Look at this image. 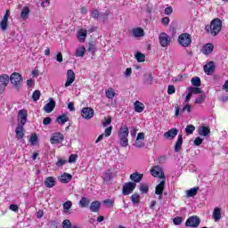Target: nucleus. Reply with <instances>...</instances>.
Returning a JSON list of instances; mask_svg holds the SVG:
<instances>
[{
  "mask_svg": "<svg viewBox=\"0 0 228 228\" xmlns=\"http://www.w3.org/2000/svg\"><path fill=\"white\" fill-rule=\"evenodd\" d=\"M18 124L15 133L17 140H22L24 138V126L28 122V110L26 109L20 110L18 112Z\"/></svg>",
  "mask_w": 228,
  "mask_h": 228,
  "instance_id": "1",
  "label": "nucleus"
},
{
  "mask_svg": "<svg viewBox=\"0 0 228 228\" xmlns=\"http://www.w3.org/2000/svg\"><path fill=\"white\" fill-rule=\"evenodd\" d=\"M222 20L220 18H215L211 20L210 25L205 26V31L210 33L212 37H216L222 31Z\"/></svg>",
  "mask_w": 228,
  "mask_h": 228,
  "instance_id": "2",
  "label": "nucleus"
},
{
  "mask_svg": "<svg viewBox=\"0 0 228 228\" xmlns=\"http://www.w3.org/2000/svg\"><path fill=\"white\" fill-rule=\"evenodd\" d=\"M11 85H12L13 88L17 90V92H20V88H22V83H24V78L22 75L19 72H13L11 74L10 77Z\"/></svg>",
  "mask_w": 228,
  "mask_h": 228,
  "instance_id": "3",
  "label": "nucleus"
},
{
  "mask_svg": "<svg viewBox=\"0 0 228 228\" xmlns=\"http://www.w3.org/2000/svg\"><path fill=\"white\" fill-rule=\"evenodd\" d=\"M118 136L119 138V145H121V147H127V145H129V140H127V136H129V128L126 125L119 128Z\"/></svg>",
  "mask_w": 228,
  "mask_h": 228,
  "instance_id": "4",
  "label": "nucleus"
},
{
  "mask_svg": "<svg viewBox=\"0 0 228 228\" xmlns=\"http://www.w3.org/2000/svg\"><path fill=\"white\" fill-rule=\"evenodd\" d=\"M178 44L182 47H190V45H191V35L189 33H182L178 37Z\"/></svg>",
  "mask_w": 228,
  "mask_h": 228,
  "instance_id": "5",
  "label": "nucleus"
},
{
  "mask_svg": "<svg viewBox=\"0 0 228 228\" xmlns=\"http://www.w3.org/2000/svg\"><path fill=\"white\" fill-rule=\"evenodd\" d=\"M65 140V136L63 134L60 132L53 133L50 138V142L52 145H58L61 143Z\"/></svg>",
  "mask_w": 228,
  "mask_h": 228,
  "instance_id": "6",
  "label": "nucleus"
},
{
  "mask_svg": "<svg viewBox=\"0 0 228 228\" xmlns=\"http://www.w3.org/2000/svg\"><path fill=\"white\" fill-rule=\"evenodd\" d=\"M136 188V183L133 182H127L123 185L122 193L123 195H131L134 189Z\"/></svg>",
  "mask_w": 228,
  "mask_h": 228,
  "instance_id": "7",
  "label": "nucleus"
},
{
  "mask_svg": "<svg viewBox=\"0 0 228 228\" xmlns=\"http://www.w3.org/2000/svg\"><path fill=\"white\" fill-rule=\"evenodd\" d=\"M151 174L153 177L165 180V173L163 172V168L159 166H154L152 169H151Z\"/></svg>",
  "mask_w": 228,
  "mask_h": 228,
  "instance_id": "8",
  "label": "nucleus"
},
{
  "mask_svg": "<svg viewBox=\"0 0 228 228\" xmlns=\"http://www.w3.org/2000/svg\"><path fill=\"white\" fill-rule=\"evenodd\" d=\"M186 227H199L200 225V218L197 216H190L185 222Z\"/></svg>",
  "mask_w": 228,
  "mask_h": 228,
  "instance_id": "9",
  "label": "nucleus"
},
{
  "mask_svg": "<svg viewBox=\"0 0 228 228\" xmlns=\"http://www.w3.org/2000/svg\"><path fill=\"white\" fill-rule=\"evenodd\" d=\"M159 40L161 47H168L170 45V37L165 32L160 33Z\"/></svg>",
  "mask_w": 228,
  "mask_h": 228,
  "instance_id": "10",
  "label": "nucleus"
},
{
  "mask_svg": "<svg viewBox=\"0 0 228 228\" xmlns=\"http://www.w3.org/2000/svg\"><path fill=\"white\" fill-rule=\"evenodd\" d=\"M81 115L83 118H86V120H90V118H94V115H95V112L94 111V109L90 107H86L82 109Z\"/></svg>",
  "mask_w": 228,
  "mask_h": 228,
  "instance_id": "11",
  "label": "nucleus"
},
{
  "mask_svg": "<svg viewBox=\"0 0 228 228\" xmlns=\"http://www.w3.org/2000/svg\"><path fill=\"white\" fill-rule=\"evenodd\" d=\"M8 83H10V77L7 74H3L0 76V92H4L6 90V86H8Z\"/></svg>",
  "mask_w": 228,
  "mask_h": 228,
  "instance_id": "12",
  "label": "nucleus"
},
{
  "mask_svg": "<svg viewBox=\"0 0 228 228\" xmlns=\"http://www.w3.org/2000/svg\"><path fill=\"white\" fill-rule=\"evenodd\" d=\"M74 81H76V73H74V70L72 69H69L67 71V80L65 83V87H69L70 86V85H72V83H74Z\"/></svg>",
  "mask_w": 228,
  "mask_h": 228,
  "instance_id": "13",
  "label": "nucleus"
},
{
  "mask_svg": "<svg viewBox=\"0 0 228 228\" xmlns=\"http://www.w3.org/2000/svg\"><path fill=\"white\" fill-rule=\"evenodd\" d=\"M49 101L50 102L44 106L45 113H53V111H54V108H56V102L54 99L50 98Z\"/></svg>",
  "mask_w": 228,
  "mask_h": 228,
  "instance_id": "14",
  "label": "nucleus"
},
{
  "mask_svg": "<svg viewBox=\"0 0 228 228\" xmlns=\"http://www.w3.org/2000/svg\"><path fill=\"white\" fill-rule=\"evenodd\" d=\"M165 184H167V181L162 180V181H160V183L155 187V194H156V195H159V197H161V195H163V191H165Z\"/></svg>",
  "mask_w": 228,
  "mask_h": 228,
  "instance_id": "15",
  "label": "nucleus"
},
{
  "mask_svg": "<svg viewBox=\"0 0 228 228\" xmlns=\"http://www.w3.org/2000/svg\"><path fill=\"white\" fill-rule=\"evenodd\" d=\"M198 134L200 136H209V134H211V128H209V126H201L198 128Z\"/></svg>",
  "mask_w": 228,
  "mask_h": 228,
  "instance_id": "16",
  "label": "nucleus"
},
{
  "mask_svg": "<svg viewBox=\"0 0 228 228\" xmlns=\"http://www.w3.org/2000/svg\"><path fill=\"white\" fill-rule=\"evenodd\" d=\"M179 133V130L177 128H171L167 132L164 134L165 138H167L168 140H174L177 136Z\"/></svg>",
  "mask_w": 228,
  "mask_h": 228,
  "instance_id": "17",
  "label": "nucleus"
},
{
  "mask_svg": "<svg viewBox=\"0 0 228 228\" xmlns=\"http://www.w3.org/2000/svg\"><path fill=\"white\" fill-rule=\"evenodd\" d=\"M215 62L214 61H209L208 63H207L203 69H204V72L206 74H208V76H209L210 74H213V72H215Z\"/></svg>",
  "mask_w": 228,
  "mask_h": 228,
  "instance_id": "18",
  "label": "nucleus"
},
{
  "mask_svg": "<svg viewBox=\"0 0 228 228\" xmlns=\"http://www.w3.org/2000/svg\"><path fill=\"white\" fill-rule=\"evenodd\" d=\"M132 35L135 38H142V37H145V31L142 28H135L132 29Z\"/></svg>",
  "mask_w": 228,
  "mask_h": 228,
  "instance_id": "19",
  "label": "nucleus"
},
{
  "mask_svg": "<svg viewBox=\"0 0 228 228\" xmlns=\"http://www.w3.org/2000/svg\"><path fill=\"white\" fill-rule=\"evenodd\" d=\"M45 186L46 188H54L56 186V178L54 176H48L45 178Z\"/></svg>",
  "mask_w": 228,
  "mask_h": 228,
  "instance_id": "20",
  "label": "nucleus"
},
{
  "mask_svg": "<svg viewBox=\"0 0 228 228\" xmlns=\"http://www.w3.org/2000/svg\"><path fill=\"white\" fill-rule=\"evenodd\" d=\"M213 49H215V46L211 43H208L205 45H203L201 52L203 54H211L213 53Z\"/></svg>",
  "mask_w": 228,
  "mask_h": 228,
  "instance_id": "21",
  "label": "nucleus"
},
{
  "mask_svg": "<svg viewBox=\"0 0 228 228\" xmlns=\"http://www.w3.org/2000/svg\"><path fill=\"white\" fill-rule=\"evenodd\" d=\"M59 181L63 184H67V183H70L72 181V175L64 173L59 177Z\"/></svg>",
  "mask_w": 228,
  "mask_h": 228,
  "instance_id": "22",
  "label": "nucleus"
},
{
  "mask_svg": "<svg viewBox=\"0 0 228 228\" xmlns=\"http://www.w3.org/2000/svg\"><path fill=\"white\" fill-rule=\"evenodd\" d=\"M130 179L133 181L132 183H140L142 179H143V174H140L138 172H134V174L130 175Z\"/></svg>",
  "mask_w": 228,
  "mask_h": 228,
  "instance_id": "23",
  "label": "nucleus"
},
{
  "mask_svg": "<svg viewBox=\"0 0 228 228\" xmlns=\"http://www.w3.org/2000/svg\"><path fill=\"white\" fill-rule=\"evenodd\" d=\"M183 149V134H179L175 143V152H181Z\"/></svg>",
  "mask_w": 228,
  "mask_h": 228,
  "instance_id": "24",
  "label": "nucleus"
},
{
  "mask_svg": "<svg viewBox=\"0 0 228 228\" xmlns=\"http://www.w3.org/2000/svg\"><path fill=\"white\" fill-rule=\"evenodd\" d=\"M101 209V202L99 200H94L90 205V211L92 213H99Z\"/></svg>",
  "mask_w": 228,
  "mask_h": 228,
  "instance_id": "25",
  "label": "nucleus"
},
{
  "mask_svg": "<svg viewBox=\"0 0 228 228\" xmlns=\"http://www.w3.org/2000/svg\"><path fill=\"white\" fill-rule=\"evenodd\" d=\"M134 110L136 113H142L143 110H145V105L140 102V101H135L134 103Z\"/></svg>",
  "mask_w": 228,
  "mask_h": 228,
  "instance_id": "26",
  "label": "nucleus"
},
{
  "mask_svg": "<svg viewBox=\"0 0 228 228\" xmlns=\"http://www.w3.org/2000/svg\"><path fill=\"white\" fill-rule=\"evenodd\" d=\"M86 53V48H85V46H79L76 50L75 56L77 58H83Z\"/></svg>",
  "mask_w": 228,
  "mask_h": 228,
  "instance_id": "27",
  "label": "nucleus"
},
{
  "mask_svg": "<svg viewBox=\"0 0 228 228\" xmlns=\"http://www.w3.org/2000/svg\"><path fill=\"white\" fill-rule=\"evenodd\" d=\"M213 218L216 222H218V220L222 218V209L220 208H216L214 209Z\"/></svg>",
  "mask_w": 228,
  "mask_h": 228,
  "instance_id": "28",
  "label": "nucleus"
},
{
  "mask_svg": "<svg viewBox=\"0 0 228 228\" xmlns=\"http://www.w3.org/2000/svg\"><path fill=\"white\" fill-rule=\"evenodd\" d=\"M88 31L85 30L83 28H81L78 31V40L79 42H85V40H86V35H87Z\"/></svg>",
  "mask_w": 228,
  "mask_h": 228,
  "instance_id": "29",
  "label": "nucleus"
},
{
  "mask_svg": "<svg viewBox=\"0 0 228 228\" xmlns=\"http://www.w3.org/2000/svg\"><path fill=\"white\" fill-rule=\"evenodd\" d=\"M78 204L80 208H88V206H90V200L86 197H82Z\"/></svg>",
  "mask_w": 228,
  "mask_h": 228,
  "instance_id": "30",
  "label": "nucleus"
},
{
  "mask_svg": "<svg viewBox=\"0 0 228 228\" xmlns=\"http://www.w3.org/2000/svg\"><path fill=\"white\" fill-rule=\"evenodd\" d=\"M69 120L67 114H62L56 118V122L63 126Z\"/></svg>",
  "mask_w": 228,
  "mask_h": 228,
  "instance_id": "31",
  "label": "nucleus"
},
{
  "mask_svg": "<svg viewBox=\"0 0 228 228\" xmlns=\"http://www.w3.org/2000/svg\"><path fill=\"white\" fill-rule=\"evenodd\" d=\"M87 51H88V53H91L93 55L95 54V51H97V48L95 46V43L89 42L87 44Z\"/></svg>",
  "mask_w": 228,
  "mask_h": 228,
  "instance_id": "32",
  "label": "nucleus"
},
{
  "mask_svg": "<svg viewBox=\"0 0 228 228\" xmlns=\"http://www.w3.org/2000/svg\"><path fill=\"white\" fill-rule=\"evenodd\" d=\"M199 187H194L187 191V197H195L199 193Z\"/></svg>",
  "mask_w": 228,
  "mask_h": 228,
  "instance_id": "33",
  "label": "nucleus"
},
{
  "mask_svg": "<svg viewBox=\"0 0 228 228\" xmlns=\"http://www.w3.org/2000/svg\"><path fill=\"white\" fill-rule=\"evenodd\" d=\"M42 95V93L40 90H35L32 94V101L34 102H37V101H40V96Z\"/></svg>",
  "mask_w": 228,
  "mask_h": 228,
  "instance_id": "34",
  "label": "nucleus"
},
{
  "mask_svg": "<svg viewBox=\"0 0 228 228\" xmlns=\"http://www.w3.org/2000/svg\"><path fill=\"white\" fill-rule=\"evenodd\" d=\"M191 83L192 86H196V87H199L202 85V82L200 81V77H192L191 80Z\"/></svg>",
  "mask_w": 228,
  "mask_h": 228,
  "instance_id": "35",
  "label": "nucleus"
},
{
  "mask_svg": "<svg viewBox=\"0 0 228 228\" xmlns=\"http://www.w3.org/2000/svg\"><path fill=\"white\" fill-rule=\"evenodd\" d=\"M135 59L137 60L138 63H143V61H145V54L142 53L141 52H137L135 54Z\"/></svg>",
  "mask_w": 228,
  "mask_h": 228,
  "instance_id": "36",
  "label": "nucleus"
},
{
  "mask_svg": "<svg viewBox=\"0 0 228 228\" xmlns=\"http://www.w3.org/2000/svg\"><path fill=\"white\" fill-rule=\"evenodd\" d=\"M107 99H113L115 97V90L113 88H109L105 91Z\"/></svg>",
  "mask_w": 228,
  "mask_h": 228,
  "instance_id": "37",
  "label": "nucleus"
},
{
  "mask_svg": "<svg viewBox=\"0 0 228 228\" xmlns=\"http://www.w3.org/2000/svg\"><path fill=\"white\" fill-rule=\"evenodd\" d=\"M28 15H29V7L25 6L21 11L20 17L21 19H28Z\"/></svg>",
  "mask_w": 228,
  "mask_h": 228,
  "instance_id": "38",
  "label": "nucleus"
},
{
  "mask_svg": "<svg viewBox=\"0 0 228 228\" xmlns=\"http://www.w3.org/2000/svg\"><path fill=\"white\" fill-rule=\"evenodd\" d=\"M195 131V126L193 125H187L185 127V133L186 134H193V132Z\"/></svg>",
  "mask_w": 228,
  "mask_h": 228,
  "instance_id": "39",
  "label": "nucleus"
},
{
  "mask_svg": "<svg viewBox=\"0 0 228 228\" xmlns=\"http://www.w3.org/2000/svg\"><path fill=\"white\" fill-rule=\"evenodd\" d=\"M131 200H132L133 204H140V194L134 193L131 196Z\"/></svg>",
  "mask_w": 228,
  "mask_h": 228,
  "instance_id": "40",
  "label": "nucleus"
},
{
  "mask_svg": "<svg viewBox=\"0 0 228 228\" xmlns=\"http://www.w3.org/2000/svg\"><path fill=\"white\" fill-rule=\"evenodd\" d=\"M146 83L149 85H152V81H154V77H152V73H146L144 74Z\"/></svg>",
  "mask_w": 228,
  "mask_h": 228,
  "instance_id": "41",
  "label": "nucleus"
},
{
  "mask_svg": "<svg viewBox=\"0 0 228 228\" xmlns=\"http://www.w3.org/2000/svg\"><path fill=\"white\" fill-rule=\"evenodd\" d=\"M62 206L65 213H69V210L70 209V208H72V201L68 200L64 202Z\"/></svg>",
  "mask_w": 228,
  "mask_h": 228,
  "instance_id": "42",
  "label": "nucleus"
},
{
  "mask_svg": "<svg viewBox=\"0 0 228 228\" xmlns=\"http://www.w3.org/2000/svg\"><path fill=\"white\" fill-rule=\"evenodd\" d=\"M188 90L192 95L197 94H202V90H200V88L199 87H189Z\"/></svg>",
  "mask_w": 228,
  "mask_h": 228,
  "instance_id": "43",
  "label": "nucleus"
},
{
  "mask_svg": "<svg viewBox=\"0 0 228 228\" xmlns=\"http://www.w3.org/2000/svg\"><path fill=\"white\" fill-rule=\"evenodd\" d=\"M103 204L106 206V208H113V204H115V200L111 199H107L103 200Z\"/></svg>",
  "mask_w": 228,
  "mask_h": 228,
  "instance_id": "44",
  "label": "nucleus"
},
{
  "mask_svg": "<svg viewBox=\"0 0 228 228\" xmlns=\"http://www.w3.org/2000/svg\"><path fill=\"white\" fill-rule=\"evenodd\" d=\"M140 191L141 193H149V185L141 183Z\"/></svg>",
  "mask_w": 228,
  "mask_h": 228,
  "instance_id": "45",
  "label": "nucleus"
},
{
  "mask_svg": "<svg viewBox=\"0 0 228 228\" xmlns=\"http://www.w3.org/2000/svg\"><path fill=\"white\" fill-rule=\"evenodd\" d=\"M103 175H104V180L105 181H111V177L113 175V173L111 172V170H108L103 174Z\"/></svg>",
  "mask_w": 228,
  "mask_h": 228,
  "instance_id": "46",
  "label": "nucleus"
},
{
  "mask_svg": "<svg viewBox=\"0 0 228 228\" xmlns=\"http://www.w3.org/2000/svg\"><path fill=\"white\" fill-rule=\"evenodd\" d=\"M204 101H206V94H201L195 100V104H202Z\"/></svg>",
  "mask_w": 228,
  "mask_h": 228,
  "instance_id": "47",
  "label": "nucleus"
},
{
  "mask_svg": "<svg viewBox=\"0 0 228 228\" xmlns=\"http://www.w3.org/2000/svg\"><path fill=\"white\" fill-rule=\"evenodd\" d=\"M0 28L2 31H6V29H8V21L5 20H2V21L0 22Z\"/></svg>",
  "mask_w": 228,
  "mask_h": 228,
  "instance_id": "48",
  "label": "nucleus"
},
{
  "mask_svg": "<svg viewBox=\"0 0 228 228\" xmlns=\"http://www.w3.org/2000/svg\"><path fill=\"white\" fill-rule=\"evenodd\" d=\"M62 228H72V223L69 219L62 221Z\"/></svg>",
  "mask_w": 228,
  "mask_h": 228,
  "instance_id": "49",
  "label": "nucleus"
},
{
  "mask_svg": "<svg viewBox=\"0 0 228 228\" xmlns=\"http://www.w3.org/2000/svg\"><path fill=\"white\" fill-rule=\"evenodd\" d=\"M38 142V135L37 134H30V142L32 145H35Z\"/></svg>",
  "mask_w": 228,
  "mask_h": 228,
  "instance_id": "50",
  "label": "nucleus"
},
{
  "mask_svg": "<svg viewBox=\"0 0 228 228\" xmlns=\"http://www.w3.org/2000/svg\"><path fill=\"white\" fill-rule=\"evenodd\" d=\"M173 224L174 225H181L183 224V217L181 216H176L173 219Z\"/></svg>",
  "mask_w": 228,
  "mask_h": 228,
  "instance_id": "51",
  "label": "nucleus"
},
{
  "mask_svg": "<svg viewBox=\"0 0 228 228\" xmlns=\"http://www.w3.org/2000/svg\"><path fill=\"white\" fill-rule=\"evenodd\" d=\"M113 131V126H110L107 128H105V131H104V135L106 136V138H108V136H111V132Z\"/></svg>",
  "mask_w": 228,
  "mask_h": 228,
  "instance_id": "52",
  "label": "nucleus"
},
{
  "mask_svg": "<svg viewBox=\"0 0 228 228\" xmlns=\"http://www.w3.org/2000/svg\"><path fill=\"white\" fill-rule=\"evenodd\" d=\"M167 94H168V95H172V94H175V86H174L172 85L168 86Z\"/></svg>",
  "mask_w": 228,
  "mask_h": 228,
  "instance_id": "53",
  "label": "nucleus"
},
{
  "mask_svg": "<svg viewBox=\"0 0 228 228\" xmlns=\"http://www.w3.org/2000/svg\"><path fill=\"white\" fill-rule=\"evenodd\" d=\"M204 142V140L200 137H196L194 140V145H196L197 147H199L200 145H202V142Z\"/></svg>",
  "mask_w": 228,
  "mask_h": 228,
  "instance_id": "54",
  "label": "nucleus"
},
{
  "mask_svg": "<svg viewBox=\"0 0 228 228\" xmlns=\"http://www.w3.org/2000/svg\"><path fill=\"white\" fill-rule=\"evenodd\" d=\"M66 163H67L66 159H58V160L56 162V167H63V165H65Z\"/></svg>",
  "mask_w": 228,
  "mask_h": 228,
  "instance_id": "55",
  "label": "nucleus"
},
{
  "mask_svg": "<svg viewBox=\"0 0 228 228\" xmlns=\"http://www.w3.org/2000/svg\"><path fill=\"white\" fill-rule=\"evenodd\" d=\"M184 111H188V113H191V105L186 104L185 106H183L182 110V113H184Z\"/></svg>",
  "mask_w": 228,
  "mask_h": 228,
  "instance_id": "56",
  "label": "nucleus"
},
{
  "mask_svg": "<svg viewBox=\"0 0 228 228\" xmlns=\"http://www.w3.org/2000/svg\"><path fill=\"white\" fill-rule=\"evenodd\" d=\"M173 12H174V9L172 8V6H168V7H167V8L164 10V13H165L166 15H172Z\"/></svg>",
  "mask_w": 228,
  "mask_h": 228,
  "instance_id": "57",
  "label": "nucleus"
},
{
  "mask_svg": "<svg viewBox=\"0 0 228 228\" xmlns=\"http://www.w3.org/2000/svg\"><path fill=\"white\" fill-rule=\"evenodd\" d=\"M77 159V155L71 154L69 157V163H75V161Z\"/></svg>",
  "mask_w": 228,
  "mask_h": 228,
  "instance_id": "58",
  "label": "nucleus"
},
{
  "mask_svg": "<svg viewBox=\"0 0 228 228\" xmlns=\"http://www.w3.org/2000/svg\"><path fill=\"white\" fill-rule=\"evenodd\" d=\"M51 122H53V118H51L50 117H46L43 120V125L49 126V124H51Z\"/></svg>",
  "mask_w": 228,
  "mask_h": 228,
  "instance_id": "59",
  "label": "nucleus"
},
{
  "mask_svg": "<svg viewBox=\"0 0 228 228\" xmlns=\"http://www.w3.org/2000/svg\"><path fill=\"white\" fill-rule=\"evenodd\" d=\"M99 15H100L99 10L94 9L91 17H92L93 19H99Z\"/></svg>",
  "mask_w": 228,
  "mask_h": 228,
  "instance_id": "60",
  "label": "nucleus"
},
{
  "mask_svg": "<svg viewBox=\"0 0 228 228\" xmlns=\"http://www.w3.org/2000/svg\"><path fill=\"white\" fill-rule=\"evenodd\" d=\"M27 86L28 87V88H33V86H35V80H33V79H28L27 80Z\"/></svg>",
  "mask_w": 228,
  "mask_h": 228,
  "instance_id": "61",
  "label": "nucleus"
},
{
  "mask_svg": "<svg viewBox=\"0 0 228 228\" xmlns=\"http://www.w3.org/2000/svg\"><path fill=\"white\" fill-rule=\"evenodd\" d=\"M162 24H164V26H168V24H170V18L169 17L162 18Z\"/></svg>",
  "mask_w": 228,
  "mask_h": 228,
  "instance_id": "62",
  "label": "nucleus"
},
{
  "mask_svg": "<svg viewBox=\"0 0 228 228\" xmlns=\"http://www.w3.org/2000/svg\"><path fill=\"white\" fill-rule=\"evenodd\" d=\"M9 209H11V211H14L15 213H17V211H19V206L12 204L10 205Z\"/></svg>",
  "mask_w": 228,
  "mask_h": 228,
  "instance_id": "63",
  "label": "nucleus"
},
{
  "mask_svg": "<svg viewBox=\"0 0 228 228\" xmlns=\"http://www.w3.org/2000/svg\"><path fill=\"white\" fill-rule=\"evenodd\" d=\"M143 145H144L143 142H140V140L135 141L134 147H136L137 149H142Z\"/></svg>",
  "mask_w": 228,
  "mask_h": 228,
  "instance_id": "64",
  "label": "nucleus"
}]
</instances>
